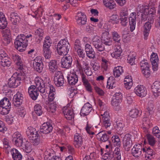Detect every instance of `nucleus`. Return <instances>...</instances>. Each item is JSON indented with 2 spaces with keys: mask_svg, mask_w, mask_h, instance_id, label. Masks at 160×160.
I'll return each mask as SVG.
<instances>
[{
  "mask_svg": "<svg viewBox=\"0 0 160 160\" xmlns=\"http://www.w3.org/2000/svg\"><path fill=\"white\" fill-rule=\"evenodd\" d=\"M54 79L55 84L58 87L63 86L65 81L63 73L60 71L55 73Z\"/></svg>",
  "mask_w": 160,
  "mask_h": 160,
  "instance_id": "obj_5",
  "label": "nucleus"
},
{
  "mask_svg": "<svg viewBox=\"0 0 160 160\" xmlns=\"http://www.w3.org/2000/svg\"><path fill=\"white\" fill-rule=\"evenodd\" d=\"M123 72V67L118 66L114 68L113 70V75L116 78L118 77Z\"/></svg>",
  "mask_w": 160,
  "mask_h": 160,
  "instance_id": "obj_38",
  "label": "nucleus"
},
{
  "mask_svg": "<svg viewBox=\"0 0 160 160\" xmlns=\"http://www.w3.org/2000/svg\"><path fill=\"white\" fill-rule=\"evenodd\" d=\"M119 17L117 15H112L109 17V22L113 24H117L119 22Z\"/></svg>",
  "mask_w": 160,
  "mask_h": 160,
  "instance_id": "obj_50",
  "label": "nucleus"
},
{
  "mask_svg": "<svg viewBox=\"0 0 160 160\" xmlns=\"http://www.w3.org/2000/svg\"><path fill=\"white\" fill-rule=\"evenodd\" d=\"M130 134L128 133L124 136L123 140V147L126 151H129L130 148Z\"/></svg>",
  "mask_w": 160,
  "mask_h": 160,
  "instance_id": "obj_28",
  "label": "nucleus"
},
{
  "mask_svg": "<svg viewBox=\"0 0 160 160\" xmlns=\"http://www.w3.org/2000/svg\"><path fill=\"white\" fill-rule=\"evenodd\" d=\"M23 98L22 94L19 92H17L13 97V104L16 107L19 106L22 103Z\"/></svg>",
  "mask_w": 160,
  "mask_h": 160,
  "instance_id": "obj_15",
  "label": "nucleus"
},
{
  "mask_svg": "<svg viewBox=\"0 0 160 160\" xmlns=\"http://www.w3.org/2000/svg\"><path fill=\"white\" fill-rule=\"evenodd\" d=\"M43 79H42L37 78L35 79V82L36 84L38 90L42 93H44L46 92H47L49 91V93H55V89L53 85L50 84L49 78L47 77Z\"/></svg>",
  "mask_w": 160,
  "mask_h": 160,
  "instance_id": "obj_1",
  "label": "nucleus"
},
{
  "mask_svg": "<svg viewBox=\"0 0 160 160\" xmlns=\"http://www.w3.org/2000/svg\"><path fill=\"white\" fill-rule=\"evenodd\" d=\"M139 111L136 108L131 110V117L132 118H136L139 115Z\"/></svg>",
  "mask_w": 160,
  "mask_h": 160,
  "instance_id": "obj_58",
  "label": "nucleus"
},
{
  "mask_svg": "<svg viewBox=\"0 0 160 160\" xmlns=\"http://www.w3.org/2000/svg\"><path fill=\"white\" fill-rule=\"evenodd\" d=\"M115 83V80L114 78L112 76L110 77L107 81V88L109 89L113 88L116 87Z\"/></svg>",
  "mask_w": 160,
  "mask_h": 160,
  "instance_id": "obj_36",
  "label": "nucleus"
},
{
  "mask_svg": "<svg viewBox=\"0 0 160 160\" xmlns=\"http://www.w3.org/2000/svg\"><path fill=\"white\" fill-rule=\"evenodd\" d=\"M67 79L69 84L71 85H75L78 81V76L76 74L73 73L70 75L68 76Z\"/></svg>",
  "mask_w": 160,
  "mask_h": 160,
  "instance_id": "obj_32",
  "label": "nucleus"
},
{
  "mask_svg": "<svg viewBox=\"0 0 160 160\" xmlns=\"http://www.w3.org/2000/svg\"><path fill=\"white\" fill-rule=\"evenodd\" d=\"M158 57L157 55L154 53L153 55L152 54L150 61L152 65V69L154 71H156L158 69Z\"/></svg>",
  "mask_w": 160,
  "mask_h": 160,
  "instance_id": "obj_25",
  "label": "nucleus"
},
{
  "mask_svg": "<svg viewBox=\"0 0 160 160\" xmlns=\"http://www.w3.org/2000/svg\"><path fill=\"white\" fill-rule=\"evenodd\" d=\"M112 36L113 39L116 43H117L115 45H118L119 43L120 42V37L118 33L114 31L112 32Z\"/></svg>",
  "mask_w": 160,
  "mask_h": 160,
  "instance_id": "obj_46",
  "label": "nucleus"
},
{
  "mask_svg": "<svg viewBox=\"0 0 160 160\" xmlns=\"http://www.w3.org/2000/svg\"><path fill=\"white\" fill-rule=\"evenodd\" d=\"M121 43H119L118 45H115L116 48L114 51L111 53V56L114 58L119 59L121 58V54L122 53V49Z\"/></svg>",
  "mask_w": 160,
  "mask_h": 160,
  "instance_id": "obj_19",
  "label": "nucleus"
},
{
  "mask_svg": "<svg viewBox=\"0 0 160 160\" xmlns=\"http://www.w3.org/2000/svg\"><path fill=\"white\" fill-rule=\"evenodd\" d=\"M12 58L15 62H16L18 69L20 71H23L24 67L20 56L18 55L12 54Z\"/></svg>",
  "mask_w": 160,
  "mask_h": 160,
  "instance_id": "obj_20",
  "label": "nucleus"
},
{
  "mask_svg": "<svg viewBox=\"0 0 160 160\" xmlns=\"http://www.w3.org/2000/svg\"><path fill=\"white\" fill-rule=\"evenodd\" d=\"M119 147H117L115 148L113 153H112L113 155H115L114 159L115 160H120L121 159V152Z\"/></svg>",
  "mask_w": 160,
  "mask_h": 160,
  "instance_id": "obj_44",
  "label": "nucleus"
},
{
  "mask_svg": "<svg viewBox=\"0 0 160 160\" xmlns=\"http://www.w3.org/2000/svg\"><path fill=\"white\" fill-rule=\"evenodd\" d=\"M106 7L108 8L109 9H112L116 7V4L114 1L113 0L111 2H109L107 4Z\"/></svg>",
  "mask_w": 160,
  "mask_h": 160,
  "instance_id": "obj_61",
  "label": "nucleus"
},
{
  "mask_svg": "<svg viewBox=\"0 0 160 160\" xmlns=\"http://www.w3.org/2000/svg\"><path fill=\"white\" fill-rule=\"evenodd\" d=\"M112 140L113 142L114 145L120 147L121 142L119 137L117 135L113 136L112 137Z\"/></svg>",
  "mask_w": 160,
  "mask_h": 160,
  "instance_id": "obj_45",
  "label": "nucleus"
},
{
  "mask_svg": "<svg viewBox=\"0 0 160 160\" xmlns=\"http://www.w3.org/2000/svg\"><path fill=\"white\" fill-rule=\"evenodd\" d=\"M153 95L155 97H158L160 95V82L156 81L153 84L152 88Z\"/></svg>",
  "mask_w": 160,
  "mask_h": 160,
  "instance_id": "obj_22",
  "label": "nucleus"
},
{
  "mask_svg": "<svg viewBox=\"0 0 160 160\" xmlns=\"http://www.w3.org/2000/svg\"><path fill=\"white\" fill-rule=\"evenodd\" d=\"M11 108L0 106V113L2 115H5L8 113Z\"/></svg>",
  "mask_w": 160,
  "mask_h": 160,
  "instance_id": "obj_53",
  "label": "nucleus"
},
{
  "mask_svg": "<svg viewBox=\"0 0 160 160\" xmlns=\"http://www.w3.org/2000/svg\"><path fill=\"white\" fill-rule=\"evenodd\" d=\"M76 19L78 23L80 25H84L86 24L87 18L84 13L78 12V15L76 16Z\"/></svg>",
  "mask_w": 160,
  "mask_h": 160,
  "instance_id": "obj_17",
  "label": "nucleus"
},
{
  "mask_svg": "<svg viewBox=\"0 0 160 160\" xmlns=\"http://www.w3.org/2000/svg\"><path fill=\"white\" fill-rule=\"evenodd\" d=\"M21 146L23 147V150L26 153H30L32 150L31 144L28 141H26L25 142H24V144H22Z\"/></svg>",
  "mask_w": 160,
  "mask_h": 160,
  "instance_id": "obj_40",
  "label": "nucleus"
},
{
  "mask_svg": "<svg viewBox=\"0 0 160 160\" xmlns=\"http://www.w3.org/2000/svg\"><path fill=\"white\" fill-rule=\"evenodd\" d=\"M85 67L84 68L85 69L84 72L85 74L88 76H91L92 74L91 68L88 66V65L87 63H85Z\"/></svg>",
  "mask_w": 160,
  "mask_h": 160,
  "instance_id": "obj_56",
  "label": "nucleus"
},
{
  "mask_svg": "<svg viewBox=\"0 0 160 160\" xmlns=\"http://www.w3.org/2000/svg\"><path fill=\"white\" fill-rule=\"evenodd\" d=\"M52 125L49 123H44L40 127V131H39V134H40L41 132L45 134H48L52 132Z\"/></svg>",
  "mask_w": 160,
  "mask_h": 160,
  "instance_id": "obj_11",
  "label": "nucleus"
},
{
  "mask_svg": "<svg viewBox=\"0 0 160 160\" xmlns=\"http://www.w3.org/2000/svg\"><path fill=\"white\" fill-rule=\"evenodd\" d=\"M44 56L46 59H49L51 57L52 52L50 49H43Z\"/></svg>",
  "mask_w": 160,
  "mask_h": 160,
  "instance_id": "obj_57",
  "label": "nucleus"
},
{
  "mask_svg": "<svg viewBox=\"0 0 160 160\" xmlns=\"http://www.w3.org/2000/svg\"><path fill=\"white\" fill-rule=\"evenodd\" d=\"M96 154L94 152L90 153V155H86L83 159V160H91L92 158H95Z\"/></svg>",
  "mask_w": 160,
  "mask_h": 160,
  "instance_id": "obj_60",
  "label": "nucleus"
},
{
  "mask_svg": "<svg viewBox=\"0 0 160 160\" xmlns=\"http://www.w3.org/2000/svg\"><path fill=\"white\" fill-rule=\"evenodd\" d=\"M9 18L12 23L14 25H16L19 23L21 19L18 14L15 12H12L10 13Z\"/></svg>",
  "mask_w": 160,
  "mask_h": 160,
  "instance_id": "obj_27",
  "label": "nucleus"
},
{
  "mask_svg": "<svg viewBox=\"0 0 160 160\" xmlns=\"http://www.w3.org/2000/svg\"><path fill=\"white\" fill-rule=\"evenodd\" d=\"M33 67L34 69L38 72H42L43 69V64L42 61L40 60L39 62H33Z\"/></svg>",
  "mask_w": 160,
  "mask_h": 160,
  "instance_id": "obj_31",
  "label": "nucleus"
},
{
  "mask_svg": "<svg viewBox=\"0 0 160 160\" xmlns=\"http://www.w3.org/2000/svg\"><path fill=\"white\" fill-rule=\"evenodd\" d=\"M0 62H1L2 65L4 67L5 66L9 67L11 64V59L8 57H6V58H4L3 60L0 61Z\"/></svg>",
  "mask_w": 160,
  "mask_h": 160,
  "instance_id": "obj_47",
  "label": "nucleus"
},
{
  "mask_svg": "<svg viewBox=\"0 0 160 160\" xmlns=\"http://www.w3.org/2000/svg\"><path fill=\"white\" fill-rule=\"evenodd\" d=\"M85 50L86 55L89 58L92 59L95 58V52L90 45L86 44L85 45Z\"/></svg>",
  "mask_w": 160,
  "mask_h": 160,
  "instance_id": "obj_16",
  "label": "nucleus"
},
{
  "mask_svg": "<svg viewBox=\"0 0 160 160\" xmlns=\"http://www.w3.org/2000/svg\"><path fill=\"white\" fill-rule=\"evenodd\" d=\"M146 136L149 144L151 146H154L156 142L155 138L152 135L149 134H146Z\"/></svg>",
  "mask_w": 160,
  "mask_h": 160,
  "instance_id": "obj_41",
  "label": "nucleus"
},
{
  "mask_svg": "<svg viewBox=\"0 0 160 160\" xmlns=\"http://www.w3.org/2000/svg\"><path fill=\"white\" fill-rule=\"evenodd\" d=\"M52 42L49 36H47L44 40L43 46V49H50V48L51 46Z\"/></svg>",
  "mask_w": 160,
  "mask_h": 160,
  "instance_id": "obj_39",
  "label": "nucleus"
},
{
  "mask_svg": "<svg viewBox=\"0 0 160 160\" xmlns=\"http://www.w3.org/2000/svg\"><path fill=\"white\" fill-rule=\"evenodd\" d=\"M140 65L141 70L149 68V64L147 60H142L140 63Z\"/></svg>",
  "mask_w": 160,
  "mask_h": 160,
  "instance_id": "obj_51",
  "label": "nucleus"
},
{
  "mask_svg": "<svg viewBox=\"0 0 160 160\" xmlns=\"http://www.w3.org/2000/svg\"><path fill=\"white\" fill-rule=\"evenodd\" d=\"M32 36V35L31 34L27 36L23 34L18 35L14 42L16 48L19 51L23 52L25 50L24 48L28 46V39Z\"/></svg>",
  "mask_w": 160,
  "mask_h": 160,
  "instance_id": "obj_2",
  "label": "nucleus"
},
{
  "mask_svg": "<svg viewBox=\"0 0 160 160\" xmlns=\"http://www.w3.org/2000/svg\"><path fill=\"white\" fill-rule=\"evenodd\" d=\"M25 77L24 71H20V73L16 72L8 80V86L10 88L17 87L21 83V81L25 79Z\"/></svg>",
  "mask_w": 160,
  "mask_h": 160,
  "instance_id": "obj_3",
  "label": "nucleus"
},
{
  "mask_svg": "<svg viewBox=\"0 0 160 160\" xmlns=\"http://www.w3.org/2000/svg\"><path fill=\"white\" fill-rule=\"evenodd\" d=\"M7 130V128L5 127L3 122L0 120V132L4 133Z\"/></svg>",
  "mask_w": 160,
  "mask_h": 160,
  "instance_id": "obj_62",
  "label": "nucleus"
},
{
  "mask_svg": "<svg viewBox=\"0 0 160 160\" xmlns=\"http://www.w3.org/2000/svg\"><path fill=\"white\" fill-rule=\"evenodd\" d=\"M130 31L128 28H125L122 32L123 42L125 43L130 42Z\"/></svg>",
  "mask_w": 160,
  "mask_h": 160,
  "instance_id": "obj_35",
  "label": "nucleus"
},
{
  "mask_svg": "<svg viewBox=\"0 0 160 160\" xmlns=\"http://www.w3.org/2000/svg\"><path fill=\"white\" fill-rule=\"evenodd\" d=\"M137 60L136 58H131V69L134 71L137 68Z\"/></svg>",
  "mask_w": 160,
  "mask_h": 160,
  "instance_id": "obj_48",
  "label": "nucleus"
},
{
  "mask_svg": "<svg viewBox=\"0 0 160 160\" xmlns=\"http://www.w3.org/2000/svg\"><path fill=\"white\" fill-rule=\"evenodd\" d=\"M109 32L107 30V31L102 33L101 39L104 44L110 46L112 44V39L109 36Z\"/></svg>",
  "mask_w": 160,
  "mask_h": 160,
  "instance_id": "obj_18",
  "label": "nucleus"
},
{
  "mask_svg": "<svg viewBox=\"0 0 160 160\" xmlns=\"http://www.w3.org/2000/svg\"><path fill=\"white\" fill-rule=\"evenodd\" d=\"M83 143L82 136L76 133L74 135V141L73 144L75 147L77 148L80 149H84L85 148V146H82Z\"/></svg>",
  "mask_w": 160,
  "mask_h": 160,
  "instance_id": "obj_8",
  "label": "nucleus"
},
{
  "mask_svg": "<svg viewBox=\"0 0 160 160\" xmlns=\"http://www.w3.org/2000/svg\"><path fill=\"white\" fill-rule=\"evenodd\" d=\"M92 109V105L89 103H86L84 104L81 110V115L82 116L87 115Z\"/></svg>",
  "mask_w": 160,
  "mask_h": 160,
  "instance_id": "obj_14",
  "label": "nucleus"
},
{
  "mask_svg": "<svg viewBox=\"0 0 160 160\" xmlns=\"http://www.w3.org/2000/svg\"><path fill=\"white\" fill-rule=\"evenodd\" d=\"M11 153L14 160H21L22 155L16 149H13L11 151Z\"/></svg>",
  "mask_w": 160,
  "mask_h": 160,
  "instance_id": "obj_34",
  "label": "nucleus"
},
{
  "mask_svg": "<svg viewBox=\"0 0 160 160\" xmlns=\"http://www.w3.org/2000/svg\"><path fill=\"white\" fill-rule=\"evenodd\" d=\"M0 106L7 107H11V103L7 98H4L0 101Z\"/></svg>",
  "mask_w": 160,
  "mask_h": 160,
  "instance_id": "obj_42",
  "label": "nucleus"
},
{
  "mask_svg": "<svg viewBox=\"0 0 160 160\" xmlns=\"http://www.w3.org/2000/svg\"><path fill=\"white\" fill-rule=\"evenodd\" d=\"M114 157V155L112 152H108L104 154L102 160H111Z\"/></svg>",
  "mask_w": 160,
  "mask_h": 160,
  "instance_id": "obj_49",
  "label": "nucleus"
},
{
  "mask_svg": "<svg viewBox=\"0 0 160 160\" xmlns=\"http://www.w3.org/2000/svg\"><path fill=\"white\" fill-rule=\"evenodd\" d=\"M72 59L70 56L63 57L61 59V67L63 68L69 69L71 67Z\"/></svg>",
  "mask_w": 160,
  "mask_h": 160,
  "instance_id": "obj_9",
  "label": "nucleus"
},
{
  "mask_svg": "<svg viewBox=\"0 0 160 160\" xmlns=\"http://www.w3.org/2000/svg\"><path fill=\"white\" fill-rule=\"evenodd\" d=\"M152 133L154 136L160 140V130L158 127H155L153 128Z\"/></svg>",
  "mask_w": 160,
  "mask_h": 160,
  "instance_id": "obj_55",
  "label": "nucleus"
},
{
  "mask_svg": "<svg viewBox=\"0 0 160 160\" xmlns=\"http://www.w3.org/2000/svg\"><path fill=\"white\" fill-rule=\"evenodd\" d=\"M81 42L79 39H76L74 42V48L75 50L81 48Z\"/></svg>",
  "mask_w": 160,
  "mask_h": 160,
  "instance_id": "obj_59",
  "label": "nucleus"
},
{
  "mask_svg": "<svg viewBox=\"0 0 160 160\" xmlns=\"http://www.w3.org/2000/svg\"><path fill=\"white\" fill-rule=\"evenodd\" d=\"M7 24L4 15L0 12V28H5L7 27Z\"/></svg>",
  "mask_w": 160,
  "mask_h": 160,
  "instance_id": "obj_37",
  "label": "nucleus"
},
{
  "mask_svg": "<svg viewBox=\"0 0 160 160\" xmlns=\"http://www.w3.org/2000/svg\"><path fill=\"white\" fill-rule=\"evenodd\" d=\"M102 121V126L105 128L107 129L111 126L112 121L111 120V119H108H108H107L106 118L105 120H103Z\"/></svg>",
  "mask_w": 160,
  "mask_h": 160,
  "instance_id": "obj_52",
  "label": "nucleus"
},
{
  "mask_svg": "<svg viewBox=\"0 0 160 160\" xmlns=\"http://www.w3.org/2000/svg\"><path fill=\"white\" fill-rule=\"evenodd\" d=\"M134 92L137 96L141 97H145L147 93L146 88L142 85L137 86L135 88Z\"/></svg>",
  "mask_w": 160,
  "mask_h": 160,
  "instance_id": "obj_10",
  "label": "nucleus"
},
{
  "mask_svg": "<svg viewBox=\"0 0 160 160\" xmlns=\"http://www.w3.org/2000/svg\"><path fill=\"white\" fill-rule=\"evenodd\" d=\"M48 70L51 73L56 72L58 68L57 61L54 60L50 61L48 64Z\"/></svg>",
  "mask_w": 160,
  "mask_h": 160,
  "instance_id": "obj_26",
  "label": "nucleus"
},
{
  "mask_svg": "<svg viewBox=\"0 0 160 160\" xmlns=\"http://www.w3.org/2000/svg\"><path fill=\"white\" fill-rule=\"evenodd\" d=\"M151 23H152L149 21L145 23L143 27V34L144 39L146 40L149 35L150 30L151 28Z\"/></svg>",
  "mask_w": 160,
  "mask_h": 160,
  "instance_id": "obj_23",
  "label": "nucleus"
},
{
  "mask_svg": "<svg viewBox=\"0 0 160 160\" xmlns=\"http://www.w3.org/2000/svg\"><path fill=\"white\" fill-rule=\"evenodd\" d=\"M36 35L35 41L37 43H39L43 38V31L42 29L38 28L34 32Z\"/></svg>",
  "mask_w": 160,
  "mask_h": 160,
  "instance_id": "obj_29",
  "label": "nucleus"
},
{
  "mask_svg": "<svg viewBox=\"0 0 160 160\" xmlns=\"http://www.w3.org/2000/svg\"><path fill=\"white\" fill-rule=\"evenodd\" d=\"M92 43L95 48L99 52H102L105 49L104 46L100 37L96 36L92 40Z\"/></svg>",
  "mask_w": 160,
  "mask_h": 160,
  "instance_id": "obj_6",
  "label": "nucleus"
},
{
  "mask_svg": "<svg viewBox=\"0 0 160 160\" xmlns=\"http://www.w3.org/2000/svg\"><path fill=\"white\" fill-rule=\"evenodd\" d=\"M34 110L36 114L38 116L42 114V108L39 104H37L34 106Z\"/></svg>",
  "mask_w": 160,
  "mask_h": 160,
  "instance_id": "obj_54",
  "label": "nucleus"
},
{
  "mask_svg": "<svg viewBox=\"0 0 160 160\" xmlns=\"http://www.w3.org/2000/svg\"><path fill=\"white\" fill-rule=\"evenodd\" d=\"M63 112L65 118L68 120H71L74 118V115L72 108L64 107L63 109Z\"/></svg>",
  "mask_w": 160,
  "mask_h": 160,
  "instance_id": "obj_12",
  "label": "nucleus"
},
{
  "mask_svg": "<svg viewBox=\"0 0 160 160\" xmlns=\"http://www.w3.org/2000/svg\"><path fill=\"white\" fill-rule=\"evenodd\" d=\"M96 137L98 140L103 142H108L109 141L108 135L103 131L99 132L96 135Z\"/></svg>",
  "mask_w": 160,
  "mask_h": 160,
  "instance_id": "obj_30",
  "label": "nucleus"
},
{
  "mask_svg": "<svg viewBox=\"0 0 160 160\" xmlns=\"http://www.w3.org/2000/svg\"><path fill=\"white\" fill-rule=\"evenodd\" d=\"M31 85L28 88V93L32 99L33 100H36L38 95L37 92L38 88L36 86Z\"/></svg>",
  "mask_w": 160,
  "mask_h": 160,
  "instance_id": "obj_13",
  "label": "nucleus"
},
{
  "mask_svg": "<svg viewBox=\"0 0 160 160\" xmlns=\"http://www.w3.org/2000/svg\"><path fill=\"white\" fill-rule=\"evenodd\" d=\"M36 129L32 127H28L26 131V134L28 138H32V136H34L36 133Z\"/></svg>",
  "mask_w": 160,
  "mask_h": 160,
  "instance_id": "obj_43",
  "label": "nucleus"
},
{
  "mask_svg": "<svg viewBox=\"0 0 160 160\" xmlns=\"http://www.w3.org/2000/svg\"><path fill=\"white\" fill-rule=\"evenodd\" d=\"M70 45L66 39L61 40L57 45V49L59 54L66 55L70 48Z\"/></svg>",
  "mask_w": 160,
  "mask_h": 160,
  "instance_id": "obj_4",
  "label": "nucleus"
},
{
  "mask_svg": "<svg viewBox=\"0 0 160 160\" xmlns=\"http://www.w3.org/2000/svg\"><path fill=\"white\" fill-rule=\"evenodd\" d=\"M39 133V131H37L35 135H34V136H32V138L30 139L32 140V142L34 146H37L40 142L43 143L46 142V140L40 139Z\"/></svg>",
  "mask_w": 160,
  "mask_h": 160,
  "instance_id": "obj_21",
  "label": "nucleus"
},
{
  "mask_svg": "<svg viewBox=\"0 0 160 160\" xmlns=\"http://www.w3.org/2000/svg\"><path fill=\"white\" fill-rule=\"evenodd\" d=\"M12 141L13 143L17 147L22 146L23 143L22 137L18 132H16L13 134Z\"/></svg>",
  "mask_w": 160,
  "mask_h": 160,
  "instance_id": "obj_7",
  "label": "nucleus"
},
{
  "mask_svg": "<svg viewBox=\"0 0 160 160\" xmlns=\"http://www.w3.org/2000/svg\"><path fill=\"white\" fill-rule=\"evenodd\" d=\"M142 146L140 144L135 145L132 149V153L136 157H139L142 153Z\"/></svg>",
  "mask_w": 160,
  "mask_h": 160,
  "instance_id": "obj_24",
  "label": "nucleus"
},
{
  "mask_svg": "<svg viewBox=\"0 0 160 160\" xmlns=\"http://www.w3.org/2000/svg\"><path fill=\"white\" fill-rule=\"evenodd\" d=\"M137 15L136 13L133 12L131 13V32H132L135 28Z\"/></svg>",
  "mask_w": 160,
  "mask_h": 160,
  "instance_id": "obj_33",
  "label": "nucleus"
},
{
  "mask_svg": "<svg viewBox=\"0 0 160 160\" xmlns=\"http://www.w3.org/2000/svg\"><path fill=\"white\" fill-rule=\"evenodd\" d=\"M96 92L100 96H103L105 94L104 92L99 87L96 86L94 87Z\"/></svg>",
  "mask_w": 160,
  "mask_h": 160,
  "instance_id": "obj_64",
  "label": "nucleus"
},
{
  "mask_svg": "<svg viewBox=\"0 0 160 160\" xmlns=\"http://www.w3.org/2000/svg\"><path fill=\"white\" fill-rule=\"evenodd\" d=\"M120 16L121 18L127 17V11L124 8H122L121 10L120 13Z\"/></svg>",
  "mask_w": 160,
  "mask_h": 160,
  "instance_id": "obj_63",
  "label": "nucleus"
}]
</instances>
